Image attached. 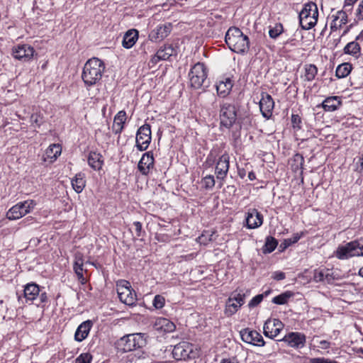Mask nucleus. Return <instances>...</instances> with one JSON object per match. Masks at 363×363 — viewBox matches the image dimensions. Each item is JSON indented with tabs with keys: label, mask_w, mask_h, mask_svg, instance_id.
<instances>
[{
	"label": "nucleus",
	"mask_w": 363,
	"mask_h": 363,
	"mask_svg": "<svg viewBox=\"0 0 363 363\" xmlns=\"http://www.w3.org/2000/svg\"><path fill=\"white\" fill-rule=\"evenodd\" d=\"M105 65L97 57L89 59L84 65L82 78L86 86L96 84L102 78Z\"/></svg>",
	"instance_id": "nucleus-1"
},
{
	"label": "nucleus",
	"mask_w": 363,
	"mask_h": 363,
	"mask_svg": "<svg viewBox=\"0 0 363 363\" xmlns=\"http://www.w3.org/2000/svg\"><path fill=\"white\" fill-rule=\"evenodd\" d=\"M225 40L228 48L234 52L243 54L250 48V41L247 35L236 27L230 28L226 32Z\"/></svg>",
	"instance_id": "nucleus-2"
},
{
	"label": "nucleus",
	"mask_w": 363,
	"mask_h": 363,
	"mask_svg": "<svg viewBox=\"0 0 363 363\" xmlns=\"http://www.w3.org/2000/svg\"><path fill=\"white\" fill-rule=\"evenodd\" d=\"M146 345L144 333H133L124 335L116 342V348L122 352H128L141 348Z\"/></svg>",
	"instance_id": "nucleus-3"
},
{
	"label": "nucleus",
	"mask_w": 363,
	"mask_h": 363,
	"mask_svg": "<svg viewBox=\"0 0 363 363\" xmlns=\"http://www.w3.org/2000/svg\"><path fill=\"white\" fill-rule=\"evenodd\" d=\"M318 18V7L313 1L305 4L298 15L300 25L304 30H309L314 27L317 23Z\"/></svg>",
	"instance_id": "nucleus-4"
},
{
	"label": "nucleus",
	"mask_w": 363,
	"mask_h": 363,
	"mask_svg": "<svg viewBox=\"0 0 363 363\" xmlns=\"http://www.w3.org/2000/svg\"><path fill=\"white\" fill-rule=\"evenodd\" d=\"M116 289L118 298L122 303L128 306L135 305L137 301L136 293L128 281H118L116 284Z\"/></svg>",
	"instance_id": "nucleus-5"
},
{
	"label": "nucleus",
	"mask_w": 363,
	"mask_h": 363,
	"mask_svg": "<svg viewBox=\"0 0 363 363\" xmlns=\"http://www.w3.org/2000/svg\"><path fill=\"white\" fill-rule=\"evenodd\" d=\"M220 125L230 128L237 120V108L233 104L224 102L220 106Z\"/></svg>",
	"instance_id": "nucleus-6"
},
{
	"label": "nucleus",
	"mask_w": 363,
	"mask_h": 363,
	"mask_svg": "<svg viewBox=\"0 0 363 363\" xmlns=\"http://www.w3.org/2000/svg\"><path fill=\"white\" fill-rule=\"evenodd\" d=\"M190 85L194 89L202 86L207 77L206 68L203 63L197 62L191 69L189 73Z\"/></svg>",
	"instance_id": "nucleus-7"
},
{
	"label": "nucleus",
	"mask_w": 363,
	"mask_h": 363,
	"mask_svg": "<svg viewBox=\"0 0 363 363\" xmlns=\"http://www.w3.org/2000/svg\"><path fill=\"white\" fill-rule=\"evenodd\" d=\"M337 257L340 259L347 258L353 256H363V238L350 242L345 246L339 248Z\"/></svg>",
	"instance_id": "nucleus-8"
},
{
	"label": "nucleus",
	"mask_w": 363,
	"mask_h": 363,
	"mask_svg": "<svg viewBox=\"0 0 363 363\" xmlns=\"http://www.w3.org/2000/svg\"><path fill=\"white\" fill-rule=\"evenodd\" d=\"M193 345L187 342H181L174 347L172 356L176 360H186L195 357Z\"/></svg>",
	"instance_id": "nucleus-9"
},
{
	"label": "nucleus",
	"mask_w": 363,
	"mask_h": 363,
	"mask_svg": "<svg viewBox=\"0 0 363 363\" xmlns=\"http://www.w3.org/2000/svg\"><path fill=\"white\" fill-rule=\"evenodd\" d=\"M151 129L149 124L140 126L136 133L135 146L140 151L146 150L151 142Z\"/></svg>",
	"instance_id": "nucleus-10"
},
{
	"label": "nucleus",
	"mask_w": 363,
	"mask_h": 363,
	"mask_svg": "<svg viewBox=\"0 0 363 363\" xmlns=\"http://www.w3.org/2000/svg\"><path fill=\"white\" fill-rule=\"evenodd\" d=\"M240 335L242 341L255 346H264V341L262 336L256 330L245 328L240 330Z\"/></svg>",
	"instance_id": "nucleus-11"
},
{
	"label": "nucleus",
	"mask_w": 363,
	"mask_h": 363,
	"mask_svg": "<svg viewBox=\"0 0 363 363\" xmlns=\"http://www.w3.org/2000/svg\"><path fill=\"white\" fill-rule=\"evenodd\" d=\"M283 327L284 324L279 319H268L265 321L263 326L264 335L273 339L279 334Z\"/></svg>",
	"instance_id": "nucleus-12"
},
{
	"label": "nucleus",
	"mask_w": 363,
	"mask_h": 363,
	"mask_svg": "<svg viewBox=\"0 0 363 363\" xmlns=\"http://www.w3.org/2000/svg\"><path fill=\"white\" fill-rule=\"evenodd\" d=\"M34 52L33 48L27 44H23L13 48L12 55L18 60L28 62L33 58Z\"/></svg>",
	"instance_id": "nucleus-13"
},
{
	"label": "nucleus",
	"mask_w": 363,
	"mask_h": 363,
	"mask_svg": "<svg viewBox=\"0 0 363 363\" xmlns=\"http://www.w3.org/2000/svg\"><path fill=\"white\" fill-rule=\"evenodd\" d=\"M274 107V101L272 97L267 93L262 92L259 101V109L263 117L270 118Z\"/></svg>",
	"instance_id": "nucleus-14"
},
{
	"label": "nucleus",
	"mask_w": 363,
	"mask_h": 363,
	"mask_svg": "<svg viewBox=\"0 0 363 363\" xmlns=\"http://www.w3.org/2000/svg\"><path fill=\"white\" fill-rule=\"evenodd\" d=\"M230 157L227 153L222 155L216 162L215 174L218 179L223 181L226 177L230 166Z\"/></svg>",
	"instance_id": "nucleus-15"
},
{
	"label": "nucleus",
	"mask_w": 363,
	"mask_h": 363,
	"mask_svg": "<svg viewBox=\"0 0 363 363\" xmlns=\"http://www.w3.org/2000/svg\"><path fill=\"white\" fill-rule=\"evenodd\" d=\"M306 335L298 332H291L286 335L281 341L286 342L290 347L302 348L306 344Z\"/></svg>",
	"instance_id": "nucleus-16"
},
{
	"label": "nucleus",
	"mask_w": 363,
	"mask_h": 363,
	"mask_svg": "<svg viewBox=\"0 0 363 363\" xmlns=\"http://www.w3.org/2000/svg\"><path fill=\"white\" fill-rule=\"evenodd\" d=\"M154 157L152 151L144 153L140 160L138 169L143 175H147L154 167Z\"/></svg>",
	"instance_id": "nucleus-17"
},
{
	"label": "nucleus",
	"mask_w": 363,
	"mask_h": 363,
	"mask_svg": "<svg viewBox=\"0 0 363 363\" xmlns=\"http://www.w3.org/2000/svg\"><path fill=\"white\" fill-rule=\"evenodd\" d=\"M246 223L248 228H257L262 224L263 216L257 209L253 208L247 213Z\"/></svg>",
	"instance_id": "nucleus-18"
},
{
	"label": "nucleus",
	"mask_w": 363,
	"mask_h": 363,
	"mask_svg": "<svg viewBox=\"0 0 363 363\" xmlns=\"http://www.w3.org/2000/svg\"><path fill=\"white\" fill-rule=\"evenodd\" d=\"M171 24H164L158 26L152 30L149 34V39L152 41L161 40L168 35L171 32Z\"/></svg>",
	"instance_id": "nucleus-19"
},
{
	"label": "nucleus",
	"mask_w": 363,
	"mask_h": 363,
	"mask_svg": "<svg viewBox=\"0 0 363 363\" xmlns=\"http://www.w3.org/2000/svg\"><path fill=\"white\" fill-rule=\"evenodd\" d=\"M40 293V288L35 283H29L24 287L23 294L26 302L30 301L33 303L34 301L38 300V296Z\"/></svg>",
	"instance_id": "nucleus-20"
},
{
	"label": "nucleus",
	"mask_w": 363,
	"mask_h": 363,
	"mask_svg": "<svg viewBox=\"0 0 363 363\" xmlns=\"http://www.w3.org/2000/svg\"><path fill=\"white\" fill-rule=\"evenodd\" d=\"M93 325V323L90 320H87L82 323L74 334V339L77 342L83 341L89 335V331Z\"/></svg>",
	"instance_id": "nucleus-21"
},
{
	"label": "nucleus",
	"mask_w": 363,
	"mask_h": 363,
	"mask_svg": "<svg viewBox=\"0 0 363 363\" xmlns=\"http://www.w3.org/2000/svg\"><path fill=\"white\" fill-rule=\"evenodd\" d=\"M28 213L22 202H19L12 206L6 213V218L9 220H17L26 216Z\"/></svg>",
	"instance_id": "nucleus-22"
},
{
	"label": "nucleus",
	"mask_w": 363,
	"mask_h": 363,
	"mask_svg": "<svg viewBox=\"0 0 363 363\" xmlns=\"http://www.w3.org/2000/svg\"><path fill=\"white\" fill-rule=\"evenodd\" d=\"M138 39V31L136 29L128 30L123 35L122 45L126 49L131 48Z\"/></svg>",
	"instance_id": "nucleus-23"
},
{
	"label": "nucleus",
	"mask_w": 363,
	"mask_h": 363,
	"mask_svg": "<svg viewBox=\"0 0 363 363\" xmlns=\"http://www.w3.org/2000/svg\"><path fill=\"white\" fill-rule=\"evenodd\" d=\"M342 104L338 96H330L326 98L318 107H323L325 111H334L337 110Z\"/></svg>",
	"instance_id": "nucleus-24"
},
{
	"label": "nucleus",
	"mask_w": 363,
	"mask_h": 363,
	"mask_svg": "<svg viewBox=\"0 0 363 363\" xmlns=\"http://www.w3.org/2000/svg\"><path fill=\"white\" fill-rule=\"evenodd\" d=\"M332 18L331 30H337L347 23V14L343 10L337 11L335 15L332 16Z\"/></svg>",
	"instance_id": "nucleus-25"
},
{
	"label": "nucleus",
	"mask_w": 363,
	"mask_h": 363,
	"mask_svg": "<svg viewBox=\"0 0 363 363\" xmlns=\"http://www.w3.org/2000/svg\"><path fill=\"white\" fill-rule=\"evenodd\" d=\"M126 121V113L124 111H120L114 117L113 125L112 126L113 132L115 134H120L123 130V125Z\"/></svg>",
	"instance_id": "nucleus-26"
},
{
	"label": "nucleus",
	"mask_w": 363,
	"mask_h": 363,
	"mask_svg": "<svg viewBox=\"0 0 363 363\" xmlns=\"http://www.w3.org/2000/svg\"><path fill=\"white\" fill-rule=\"evenodd\" d=\"M233 86V82L230 78H225L224 81H220L216 85L218 94L221 97L227 96Z\"/></svg>",
	"instance_id": "nucleus-27"
},
{
	"label": "nucleus",
	"mask_w": 363,
	"mask_h": 363,
	"mask_svg": "<svg viewBox=\"0 0 363 363\" xmlns=\"http://www.w3.org/2000/svg\"><path fill=\"white\" fill-rule=\"evenodd\" d=\"M71 183L73 189L78 194L81 193L86 186L85 174L82 172L77 173Z\"/></svg>",
	"instance_id": "nucleus-28"
},
{
	"label": "nucleus",
	"mask_w": 363,
	"mask_h": 363,
	"mask_svg": "<svg viewBox=\"0 0 363 363\" xmlns=\"http://www.w3.org/2000/svg\"><path fill=\"white\" fill-rule=\"evenodd\" d=\"M104 161L102 160V155L96 152H91L88 157V164L94 170H99Z\"/></svg>",
	"instance_id": "nucleus-29"
},
{
	"label": "nucleus",
	"mask_w": 363,
	"mask_h": 363,
	"mask_svg": "<svg viewBox=\"0 0 363 363\" xmlns=\"http://www.w3.org/2000/svg\"><path fill=\"white\" fill-rule=\"evenodd\" d=\"M177 55V50L172 45H164L157 50V57L162 60H168L171 56Z\"/></svg>",
	"instance_id": "nucleus-30"
},
{
	"label": "nucleus",
	"mask_w": 363,
	"mask_h": 363,
	"mask_svg": "<svg viewBox=\"0 0 363 363\" xmlns=\"http://www.w3.org/2000/svg\"><path fill=\"white\" fill-rule=\"evenodd\" d=\"M361 48L359 43L355 41L347 43L344 48V52L358 57L360 54Z\"/></svg>",
	"instance_id": "nucleus-31"
},
{
	"label": "nucleus",
	"mask_w": 363,
	"mask_h": 363,
	"mask_svg": "<svg viewBox=\"0 0 363 363\" xmlns=\"http://www.w3.org/2000/svg\"><path fill=\"white\" fill-rule=\"evenodd\" d=\"M352 65L347 62L342 63L337 66L335 71V75L337 78L346 77L352 71Z\"/></svg>",
	"instance_id": "nucleus-32"
},
{
	"label": "nucleus",
	"mask_w": 363,
	"mask_h": 363,
	"mask_svg": "<svg viewBox=\"0 0 363 363\" xmlns=\"http://www.w3.org/2000/svg\"><path fill=\"white\" fill-rule=\"evenodd\" d=\"M303 232L297 233L294 234L292 238L284 239L283 242L280 244L279 247L281 249V250H286L292 244L296 243L303 235Z\"/></svg>",
	"instance_id": "nucleus-33"
},
{
	"label": "nucleus",
	"mask_w": 363,
	"mask_h": 363,
	"mask_svg": "<svg viewBox=\"0 0 363 363\" xmlns=\"http://www.w3.org/2000/svg\"><path fill=\"white\" fill-rule=\"evenodd\" d=\"M304 69H305V74H304L305 80H306L308 82L313 81L315 79V77L317 74V72H318V69H317L316 66L313 64L306 65Z\"/></svg>",
	"instance_id": "nucleus-34"
},
{
	"label": "nucleus",
	"mask_w": 363,
	"mask_h": 363,
	"mask_svg": "<svg viewBox=\"0 0 363 363\" xmlns=\"http://www.w3.org/2000/svg\"><path fill=\"white\" fill-rule=\"evenodd\" d=\"M277 245L278 242L274 238L268 236L265 240L263 252L264 253H270L276 249Z\"/></svg>",
	"instance_id": "nucleus-35"
},
{
	"label": "nucleus",
	"mask_w": 363,
	"mask_h": 363,
	"mask_svg": "<svg viewBox=\"0 0 363 363\" xmlns=\"http://www.w3.org/2000/svg\"><path fill=\"white\" fill-rule=\"evenodd\" d=\"M293 293L291 291L284 292L275 297L272 299V303L277 305H283L288 302L289 299L292 297Z\"/></svg>",
	"instance_id": "nucleus-36"
},
{
	"label": "nucleus",
	"mask_w": 363,
	"mask_h": 363,
	"mask_svg": "<svg viewBox=\"0 0 363 363\" xmlns=\"http://www.w3.org/2000/svg\"><path fill=\"white\" fill-rule=\"evenodd\" d=\"M241 306L234 301V298H228L226 302L225 314L227 315H232L237 312Z\"/></svg>",
	"instance_id": "nucleus-37"
},
{
	"label": "nucleus",
	"mask_w": 363,
	"mask_h": 363,
	"mask_svg": "<svg viewBox=\"0 0 363 363\" xmlns=\"http://www.w3.org/2000/svg\"><path fill=\"white\" fill-rule=\"evenodd\" d=\"M325 282L329 284H333L335 280H340L341 279L340 275L336 271L333 269H325Z\"/></svg>",
	"instance_id": "nucleus-38"
},
{
	"label": "nucleus",
	"mask_w": 363,
	"mask_h": 363,
	"mask_svg": "<svg viewBox=\"0 0 363 363\" xmlns=\"http://www.w3.org/2000/svg\"><path fill=\"white\" fill-rule=\"evenodd\" d=\"M61 154V147L60 145L52 144L49 146L46 150V155L48 157L57 159Z\"/></svg>",
	"instance_id": "nucleus-39"
},
{
	"label": "nucleus",
	"mask_w": 363,
	"mask_h": 363,
	"mask_svg": "<svg viewBox=\"0 0 363 363\" xmlns=\"http://www.w3.org/2000/svg\"><path fill=\"white\" fill-rule=\"evenodd\" d=\"M159 324L160 325L161 329H162L166 333L173 332L176 328L175 325L166 318L161 319Z\"/></svg>",
	"instance_id": "nucleus-40"
},
{
	"label": "nucleus",
	"mask_w": 363,
	"mask_h": 363,
	"mask_svg": "<svg viewBox=\"0 0 363 363\" xmlns=\"http://www.w3.org/2000/svg\"><path fill=\"white\" fill-rule=\"evenodd\" d=\"M30 121L34 128H39L44 122V117L40 113H33L30 116Z\"/></svg>",
	"instance_id": "nucleus-41"
},
{
	"label": "nucleus",
	"mask_w": 363,
	"mask_h": 363,
	"mask_svg": "<svg viewBox=\"0 0 363 363\" xmlns=\"http://www.w3.org/2000/svg\"><path fill=\"white\" fill-rule=\"evenodd\" d=\"M215 179L213 175H207L201 180L202 186L206 189H213L215 186Z\"/></svg>",
	"instance_id": "nucleus-42"
},
{
	"label": "nucleus",
	"mask_w": 363,
	"mask_h": 363,
	"mask_svg": "<svg viewBox=\"0 0 363 363\" xmlns=\"http://www.w3.org/2000/svg\"><path fill=\"white\" fill-rule=\"evenodd\" d=\"M84 259L83 255L81 253L75 255V260L73 265L74 271H83Z\"/></svg>",
	"instance_id": "nucleus-43"
},
{
	"label": "nucleus",
	"mask_w": 363,
	"mask_h": 363,
	"mask_svg": "<svg viewBox=\"0 0 363 363\" xmlns=\"http://www.w3.org/2000/svg\"><path fill=\"white\" fill-rule=\"evenodd\" d=\"M284 29L281 23H277L274 27L271 28L269 30V35L272 38H277L281 33H282Z\"/></svg>",
	"instance_id": "nucleus-44"
},
{
	"label": "nucleus",
	"mask_w": 363,
	"mask_h": 363,
	"mask_svg": "<svg viewBox=\"0 0 363 363\" xmlns=\"http://www.w3.org/2000/svg\"><path fill=\"white\" fill-rule=\"evenodd\" d=\"M92 360V355L90 353L86 352L81 354L75 359V363H91Z\"/></svg>",
	"instance_id": "nucleus-45"
},
{
	"label": "nucleus",
	"mask_w": 363,
	"mask_h": 363,
	"mask_svg": "<svg viewBox=\"0 0 363 363\" xmlns=\"http://www.w3.org/2000/svg\"><path fill=\"white\" fill-rule=\"evenodd\" d=\"M291 124L294 129L300 130L301 128V118L298 114H292Z\"/></svg>",
	"instance_id": "nucleus-46"
},
{
	"label": "nucleus",
	"mask_w": 363,
	"mask_h": 363,
	"mask_svg": "<svg viewBox=\"0 0 363 363\" xmlns=\"http://www.w3.org/2000/svg\"><path fill=\"white\" fill-rule=\"evenodd\" d=\"M325 269L315 270L313 274V279L315 282L325 281Z\"/></svg>",
	"instance_id": "nucleus-47"
},
{
	"label": "nucleus",
	"mask_w": 363,
	"mask_h": 363,
	"mask_svg": "<svg viewBox=\"0 0 363 363\" xmlns=\"http://www.w3.org/2000/svg\"><path fill=\"white\" fill-rule=\"evenodd\" d=\"M38 303H36L35 305L37 306H40L41 304H45L48 303V297L47 295V293L45 291H43L40 289V293L38 296Z\"/></svg>",
	"instance_id": "nucleus-48"
},
{
	"label": "nucleus",
	"mask_w": 363,
	"mask_h": 363,
	"mask_svg": "<svg viewBox=\"0 0 363 363\" xmlns=\"http://www.w3.org/2000/svg\"><path fill=\"white\" fill-rule=\"evenodd\" d=\"M263 298H264V295L258 294V295L255 296L249 302V303H248L249 308L256 307L262 301Z\"/></svg>",
	"instance_id": "nucleus-49"
},
{
	"label": "nucleus",
	"mask_w": 363,
	"mask_h": 363,
	"mask_svg": "<svg viewBox=\"0 0 363 363\" xmlns=\"http://www.w3.org/2000/svg\"><path fill=\"white\" fill-rule=\"evenodd\" d=\"M164 298L160 295H156L153 300V306L156 308H162L164 305Z\"/></svg>",
	"instance_id": "nucleus-50"
},
{
	"label": "nucleus",
	"mask_w": 363,
	"mask_h": 363,
	"mask_svg": "<svg viewBox=\"0 0 363 363\" xmlns=\"http://www.w3.org/2000/svg\"><path fill=\"white\" fill-rule=\"evenodd\" d=\"M229 298H234V301L239 304V306H242L245 303V295H242L240 294H232V296Z\"/></svg>",
	"instance_id": "nucleus-51"
},
{
	"label": "nucleus",
	"mask_w": 363,
	"mask_h": 363,
	"mask_svg": "<svg viewBox=\"0 0 363 363\" xmlns=\"http://www.w3.org/2000/svg\"><path fill=\"white\" fill-rule=\"evenodd\" d=\"M356 18L358 21H363V0L361 1L356 9Z\"/></svg>",
	"instance_id": "nucleus-52"
},
{
	"label": "nucleus",
	"mask_w": 363,
	"mask_h": 363,
	"mask_svg": "<svg viewBox=\"0 0 363 363\" xmlns=\"http://www.w3.org/2000/svg\"><path fill=\"white\" fill-rule=\"evenodd\" d=\"M24 208H26L27 212L29 213L35 206L36 203L33 200H27L22 202Z\"/></svg>",
	"instance_id": "nucleus-53"
},
{
	"label": "nucleus",
	"mask_w": 363,
	"mask_h": 363,
	"mask_svg": "<svg viewBox=\"0 0 363 363\" xmlns=\"http://www.w3.org/2000/svg\"><path fill=\"white\" fill-rule=\"evenodd\" d=\"M133 225L135 228V231H136V235L138 237H140L141 236V233H142V224L139 221H135L133 223Z\"/></svg>",
	"instance_id": "nucleus-54"
},
{
	"label": "nucleus",
	"mask_w": 363,
	"mask_h": 363,
	"mask_svg": "<svg viewBox=\"0 0 363 363\" xmlns=\"http://www.w3.org/2000/svg\"><path fill=\"white\" fill-rule=\"evenodd\" d=\"M285 274L282 272H276L273 274V279L277 281L283 280L285 279Z\"/></svg>",
	"instance_id": "nucleus-55"
},
{
	"label": "nucleus",
	"mask_w": 363,
	"mask_h": 363,
	"mask_svg": "<svg viewBox=\"0 0 363 363\" xmlns=\"http://www.w3.org/2000/svg\"><path fill=\"white\" fill-rule=\"evenodd\" d=\"M215 159L216 155L213 153V151H211V152L207 157L206 163H208L209 165H212L215 162Z\"/></svg>",
	"instance_id": "nucleus-56"
},
{
	"label": "nucleus",
	"mask_w": 363,
	"mask_h": 363,
	"mask_svg": "<svg viewBox=\"0 0 363 363\" xmlns=\"http://www.w3.org/2000/svg\"><path fill=\"white\" fill-rule=\"evenodd\" d=\"M83 271H74V272L76 273L77 276V278L79 280V281L82 283V284H84L86 282V279L83 275Z\"/></svg>",
	"instance_id": "nucleus-57"
},
{
	"label": "nucleus",
	"mask_w": 363,
	"mask_h": 363,
	"mask_svg": "<svg viewBox=\"0 0 363 363\" xmlns=\"http://www.w3.org/2000/svg\"><path fill=\"white\" fill-rule=\"evenodd\" d=\"M220 363H239V362L235 357H232L228 359H223Z\"/></svg>",
	"instance_id": "nucleus-58"
},
{
	"label": "nucleus",
	"mask_w": 363,
	"mask_h": 363,
	"mask_svg": "<svg viewBox=\"0 0 363 363\" xmlns=\"http://www.w3.org/2000/svg\"><path fill=\"white\" fill-rule=\"evenodd\" d=\"M294 161L296 162H300V164L302 166L304 162V158L300 154H296L294 156Z\"/></svg>",
	"instance_id": "nucleus-59"
},
{
	"label": "nucleus",
	"mask_w": 363,
	"mask_h": 363,
	"mask_svg": "<svg viewBox=\"0 0 363 363\" xmlns=\"http://www.w3.org/2000/svg\"><path fill=\"white\" fill-rule=\"evenodd\" d=\"M357 0H345L344 2V8H347V6H352Z\"/></svg>",
	"instance_id": "nucleus-60"
},
{
	"label": "nucleus",
	"mask_w": 363,
	"mask_h": 363,
	"mask_svg": "<svg viewBox=\"0 0 363 363\" xmlns=\"http://www.w3.org/2000/svg\"><path fill=\"white\" fill-rule=\"evenodd\" d=\"M320 345L321 346V348H323V349H327L330 347V343L326 340L320 341Z\"/></svg>",
	"instance_id": "nucleus-61"
},
{
	"label": "nucleus",
	"mask_w": 363,
	"mask_h": 363,
	"mask_svg": "<svg viewBox=\"0 0 363 363\" xmlns=\"http://www.w3.org/2000/svg\"><path fill=\"white\" fill-rule=\"evenodd\" d=\"M160 60H162V58L157 57V52L152 57L150 60V62H152L153 65L157 63Z\"/></svg>",
	"instance_id": "nucleus-62"
},
{
	"label": "nucleus",
	"mask_w": 363,
	"mask_h": 363,
	"mask_svg": "<svg viewBox=\"0 0 363 363\" xmlns=\"http://www.w3.org/2000/svg\"><path fill=\"white\" fill-rule=\"evenodd\" d=\"M248 178L250 181H253L256 179V175L253 172H250L248 173Z\"/></svg>",
	"instance_id": "nucleus-63"
},
{
	"label": "nucleus",
	"mask_w": 363,
	"mask_h": 363,
	"mask_svg": "<svg viewBox=\"0 0 363 363\" xmlns=\"http://www.w3.org/2000/svg\"><path fill=\"white\" fill-rule=\"evenodd\" d=\"M363 39V32L356 37V40H360Z\"/></svg>",
	"instance_id": "nucleus-64"
}]
</instances>
